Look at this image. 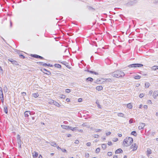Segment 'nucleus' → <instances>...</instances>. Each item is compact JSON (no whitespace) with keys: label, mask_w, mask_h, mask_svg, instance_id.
Returning a JSON list of instances; mask_svg holds the SVG:
<instances>
[{"label":"nucleus","mask_w":158,"mask_h":158,"mask_svg":"<svg viewBox=\"0 0 158 158\" xmlns=\"http://www.w3.org/2000/svg\"><path fill=\"white\" fill-rule=\"evenodd\" d=\"M138 148V146L136 143H134L132 144L130 147V148L132 149V151H135Z\"/></svg>","instance_id":"5"},{"label":"nucleus","mask_w":158,"mask_h":158,"mask_svg":"<svg viewBox=\"0 0 158 158\" xmlns=\"http://www.w3.org/2000/svg\"><path fill=\"white\" fill-rule=\"evenodd\" d=\"M39 158H42V156L41 155H40L39 157Z\"/></svg>","instance_id":"64"},{"label":"nucleus","mask_w":158,"mask_h":158,"mask_svg":"<svg viewBox=\"0 0 158 158\" xmlns=\"http://www.w3.org/2000/svg\"><path fill=\"white\" fill-rule=\"evenodd\" d=\"M99 135H98L95 134L93 135V137L96 138H99Z\"/></svg>","instance_id":"37"},{"label":"nucleus","mask_w":158,"mask_h":158,"mask_svg":"<svg viewBox=\"0 0 158 158\" xmlns=\"http://www.w3.org/2000/svg\"><path fill=\"white\" fill-rule=\"evenodd\" d=\"M156 116H158V112H157L156 113Z\"/></svg>","instance_id":"63"},{"label":"nucleus","mask_w":158,"mask_h":158,"mask_svg":"<svg viewBox=\"0 0 158 158\" xmlns=\"http://www.w3.org/2000/svg\"><path fill=\"white\" fill-rule=\"evenodd\" d=\"M79 132L82 133L83 132V130L81 129L78 130H77Z\"/></svg>","instance_id":"57"},{"label":"nucleus","mask_w":158,"mask_h":158,"mask_svg":"<svg viewBox=\"0 0 158 158\" xmlns=\"http://www.w3.org/2000/svg\"><path fill=\"white\" fill-rule=\"evenodd\" d=\"M19 56L20 57L23 58H24V56L23 55H19Z\"/></svg>","instance_id":"59"},{"label":"nucleus","mask_w":158,"mask_h":158,"mask_svg":"<svg viewBox=\"0 0 158 158\" xmlns=\"http://www.w3.org/2000/svg\"><path fill=\"white\" fill-rule=\"evenodd\" d=\"M22 95L23 96L26 95V92H22Z\"/></svg>","instance_id":"48"},{"label":"nucleus","mask_w":158,"mask_h":158,"mask_svg":"<svg viewBox=\"0 0 158 158\" xmlns=\"http://www.w3.org/2000/svg\"><path fill=\"white\" fill-rule=\"evenodd\" d=\"M61 151H62L63 152H66V150L65 149H61Z\"/></svg>","instance_id":"53"},{"label":"nucleus","mask_w":158,"mask_h":158,"mask_svg":"<svg viewBox=\"0 0 158 158\" xmlns=\"http://www.w3.org/2000/svg\"><path fill=\"white\" fill-rule=\"evenodd\" d=\"M143 108L145 109H147L148 108V106L147 105H144L143 106Z\"/></svg>","instance_id":"55"},{"label":"nucleus","mask_w":158,"mask_h":158,"mask_svg":"<svg viewBox=\"0 0 158 158\" xmlns=\"http://www.w3.org/2000/svg\"><path fill=\"white\" fill-rule=\"evenodd\" d=\"M125 75L124 72L122 71L117 70L112 74V76L116 77H123Z\"/></svg>","instance_id":"2"},{"label":"nucleus","mask_w":158,"mask_h":158,"mask_svg":"<svg viewBox=\"0 0 158 158\" xmlns=\"http://www.w3.org/2000/svg\"><path fill=\"white\" fill-rule=\"evenodd\" d=\"M103 88L102 86L101 85L98 86H97L96 88V90H98V91L102 90L103 89Z\"/></svg>","instance_id":"10"},{"label":"nucleus","mask_w":158,"mask_h":158,"mask_svg":"<svg viewBox=\"0 0 158 158\" xmlns=\"http://www.w3.org/2000/svg\"><path fill=\"white\" fill-rule=\"evenodd\" d=\"M87 72H89L90 73H91L94 74L95 75H98V73L94 71H89V70H88Z\"/></svg>","instance_id":"16"},{"label":"nucleus","mask_w":158,"mask_h":158,"mask_svg":"<svg viewBox=\"0 0 158 158\" xmlns=\"http://www.w3.org/2000/svg\"><path fill=\"white\" fill-rule=\"evenodd\" d=\"M144 94L143 93L140 94H139V97L140 98H142L144 97Z\"/></svg>","instance_id":"33"},{"label":"nucleus","mask_w":158,"mask_h":158,"mask_svg":"<svg viewBox=\"0 0 158 158\" xmlns=\"http://www.w3.org/2000/svg\"><path fill=\"white\" fill-rule=\"evenodd\" d=\"M40 64L41 65H43V66H49L50 64H49L48 65V64H47L46 63H44L43 62H40Z\"/></svg>","instance_id":"22"},{"label":"nucleus","mask_w":158,"mask_h":158,"mask_svg":"<svg viewBox=\"0 0 158 158\" xmlns=\"http://www.w3.org/2000/svg\"><path fill=\"white\" fill-rule=\"evenodd\" d=\"M133 139L131 137H127L124 139L123 145L125 147L129 146L133 143Z\"/></svg>","instance_id":"1"},{"label":"nucleus","mask_w":158,"mask_h":158,"mask_svg":"<svg viewBox=\"0 0 158 158\" xmlns=\"http://www.w3.org/2000/svg\"><path fill=\"white\" fill-rule=\"evenodd\" d=\"M76 127H69V129L72 131H74L76 130Z\"/></svg>","instance_id":"24"},{"label":"nucleus","mask_w":158,"mask_h":158,"mask_svg":"<svg viewBox=\"0 0 158 158\" xmlns=\"http://www.w3.org/2000/svg\"><path fill=\"white\" fill-rule=\"evenodd\" d=\"M50 144L51 145L54 146V147H57V144L56 143H55L54 142H51L50 143Z\"/></svg>","instance_id":"28"},{"label":"nucleus","mask_w":158,"mask_h":158,"mask_svg":"<svg viewBox=\"0 0 158 158\" xmlns=\"http://www.w3.org/2000/svg\"><path fill=\"white\" fill-rule=\"evenodd\" d=\"M82 101V99L81 98H79L78 99V102H81Z\"/></svg>","instance_id":"50"},{"label":"nucleus","mask_w":158,"mask_h":158,"mask_svg":"<svg viewBox=\"0 0 158 158\" xmlns=\"http://www.w3.org/2000/svg\"><path fill=\"white\" fill-rule=\"evenodd\" d=\"M153 93V91L152 90H150L149 92V94L151 95Z\"/></svg>","instance_id":"49"},{"label":"nucleus","mask_w":158,"mask_h":158,"mask_svg":"<svg viewBox=\"0 0 158 158\" xmlns=\"http://www.w3.org/2000/svg\"><path fill=\"white\" fill-rule=\"evenodd\" d=\"M117 115L119 117H125L124 114L122 113H118Z\"/></svg>","instance_id":"15"},{"label":"nucleus","mask_w":158,"mask_h":158,"mask_svg":"<svg viewBox=\"0 0 158 158\" xmlns=\"http://www.w3.org/2000/svg\"><path fill=\"white\" fill-rule=\"evenodd\" d=\"M89 153H85V156L86 157H89Z\"/></svg>","instance_id":"41"},{"label":"nucleus","mask_w":158,"mask_h":158,"mask_svg":"<svg viewBox=\"0 0 158 158\" xmlns=\"http://www.w3.org/2000/svg\"><path fill=\"white\" fill-rule=\"evenodd\" d=\"M66 97V96L65 95H62L61 96H60V98H65Z\"/></svg>","instance_id":"43"},{"label":"nucleus","mask_w":158,"mask_h":158,"mask_svg":"<svg viewBox=\"0 0 158 158\" xmlns=\"http://www.w3.org/2000/svg\"><path fill=\"white\" fill-rule=\"evenodd\" d=\"M101 131V130L99 129H95V131L96 132L100 131Z\"/></svg>","instance_id":"42"},{"label":"nucleus","mask_w":158,"mask_h":158,"mask_svg":"<svg viewBox=\"0 0 158 158\" xmlns=\"http://www.w3.org/2000/svg\"><path fill=\"white\" fill-rule=\"evenodd\" d=\"M86 80L87 81L92 82L93 81V79L91 77H89L86 79Z\"/></svg>","instance_id":"20"},{"label":"nucleus","mask_w":158,"mask_h":158,"mask_svg":"<svg viewBox=\"0 0 158 158\" xmlns=\"http://www.w3.org/2000/svg\"><path fill=\"white\" fill-rule=\"evenodd\" d=\"M66 101L67 102H70V100L69 98H67L66 99Z\"/></svg>","instance_id":"58"},{"label":"nucleus","mask_w":158,"mask_h":158,"mask_svg":"<svg viewBox=\"0 0 158 158\" xmlns=\"http://www.w3.org/2000/svg\"><path fill=\"white\" fill-rule=\"evenodd\" d=\"M54 100L52 99H50L49 101V103L51 104H53Z\"/></svg>","instance_id":"30"},{"label":"nucleus","mask_w":158,"mask_h":158,"mask_svg":"<svg viewBox=\"0 0 158 158\" xmlns=\"http://www.w3.org/2000/svg\"><path fill=\"white\" fill-rule=\"evenodd\" d=\"M112 155V153L111 152H108L107 153V155L109 156H111Z\"/></svg>","instance_id":"40"},{"label":"nucleus","mask_w":158,"mask_h":158,"mask_svg":"<svg viewBox=\"0 0 158 158\" xmlns=\"http://www.w3.org/2000/svg\"><path fill=\"white\" fill-rule=\"evenodd\" d=\"M131 135H134L135 136H136L137 135V134L135 131H133L131 133Z\"/></svg>","instance_id":"27"},{"label":"nucleus","mask_w":158,"mask_h":158,"mask_svg":"<svg viewBox=\"0 0 158 158\" xmlns=\"http://www.w3.org/2000/svg\"><path fill=\"white\" fill-rule=\"evenodd\" d=\"M32 154H33V156L34 158L37 157L38 155V153L37 152H33V153H32Z\"/></svg>","instance_id":"11"},{"label":"nucleus","mask_w":158,"mask_h":158,"mask_svg":"<svg viewBox=\"0 0 158 158\" xmlns=\"http://www.w3.org/2000/svg\"><path fill=\"white\" fill-rule=\"evenodd\" d=\"M132 107V105L131 103H129L127 105V108L130 109H131Z\"/></svg>","instance_id":"13"},{"label":"nucleus","mask_w":158,"mask_h":158,"mask_svg":"<svg viewBox=\"0 0 158 158\" xmlns=\"http://www.w3.org/2000/svg\"><path fill=\"white\" fill-rule=\"evenodd\" d=\"M106 144H103L102 145V148L103 149L105 150L106 149Z\"/></svg>","instance_id":"25"},{"label":"nucleus","mask_w":158,"mask_h":158,"mask_svg":"<svg viewBox=\"0 0 158 158\" xmlns=\"http://www.w3.org/2000/svg\"><path fill=\"white\" fill-rule=\"evenodd\" d=\"M152 150L149 148H148L147 149V151H146V153H147V155L148 156H149L150 154H152Z\"/></svg>","instance_id":"8"},{"label":"nucleus","mask_w":158,"mask_h":158,"mask_svg":"<svg viewBox=\"0 0 158 158\" xmlns=\"http://www.w3.org/2000/svg\"><path fill=\"white\" fill-rule=\"evenodd\" d=\"M122 151V150L121 149L119 148L115 152L116 154H118L121 153Z\"/></svg>","instance_id":"17"},{"label":"nucleus","mask_w":158,"mask_h":158,"mask_svg":"<svg viewBox=\"0 0 158 158\" xmlns=\"http://www.w3.org/2000/svg\"><path fill=\"white\" fill-rule=\"evenodd\" d=\"M118 140V139L117 138H115L113 139V141L114 142H116Z\"/></svg>","instance_id":"45"},{"label":"nucleus","mask_w":158,"mask_h":158,"mask_svg":"<svg viewBox=\"0 0 158 158\" xmlns=\"http://www.w3.org/2000/svg\"><path fill=\"white\" fill-rule=\"evenodd\" d=\"M100 149L99 148H98L96 149L95 152L96 153H98L100 152Z\"/></svg>","instance_id":"34"},{"label":"nucleus","mask_w":158,"mask_h":158,"mask_svg":"<svg viewBox=\"0 0 158 158\" xmlns=\"http://www.w3.org/2000/svg\"><path fill=\"white\" fill-rule=\"evenodd\" d=\"M17 142L19 148H21V141L20 139V136L19 135H17Z\"/></svg>","instance_id":"4"},{"label":"nucleus","mask_w":158,"mask_h":158,"mask_svg":"<svg viewBox=\"0 0 158 158\" xmlns=\"http://www.w3.org/2000/svg\"><path fill=\"white\" fill-rule=\"evenodd\" d=\"M79 141L78 140H75V143H76V144H78L79 143Z\"/></svg>","instance_id":"52"},{"label":"nucleus","mask_w":158,"mask_h":158,"mask_svg":"<svg viewBox=\"0 0 158 158\" xmlns=\"http://www.w3.org/2000/svg\"><path fill=\"white\" fill-rule=\"evenodd\" d=\"M111 133L110 132H108L106 133V134L107 136L110 135L111 134Z\"/></svg>","instance_id":"46"},{"label":"nucleus","mask_w":158,"mask_h":158,"mask_svg":"<svg viewBox=\"0 0 158 158\" xmlns=\"http://www.w3.org/2000/svg\"><path fill=\"white\" fill-rule=\"evenodd\" d=\"M118 158V157L117 155H114L113 157V158Z\"/></svg>","instance_id":"62"},{"label":"nucleus","mask_w":158,"mask_h":158,"mask_svg":"<svg viewBox=\"0 0 158 158\" xmlns=\"http://www.w3.org/2000/svg\"><path fill=\"white\" fill-rule=\"evenodd\" d=\"M86 145L87 146H90L91 145V143L90 142L87 143L86 144Z\"/></svg>","instance_id":"51"},{"label":"nucleus","mask_w":158,"mask_h":158,"mask_svg":"<svg viewBox=\"0 0 158 158\" xmlns=\"http://www.w3.org/2000/svg\"><path fill=\"white\" fill-rule=\"evenodd\" d=\"M4 110L6 114H7L8 113V110L7 108L6 107H4Z\"/></svg>","instance_id":"36"},{"label":"nucleus","mask_w":158,"mask_h":158,"mask_svg":"<svg viewBox=\"0 0 158 158\" xmlns=\"http://www.w3.org/2000/svg\"><path fill=\"white\" fill-rule=\"evenodd\" d=\"M158 96V91L155 90L154 91L152 96L154 99H156Z\"/></svg>","instance_id":"7"},{"label":"nucleus","mask_w":158,"mask_h":158,"mask_svg":"<svg viewBox=\"0 0 158 158\" xmlns=\"http://www.w3.org/2000/svg\"><path fill=\"white\" fill-rule=\"evenodd\" d=\"M129 123L130 124H131L133 123V119L132 118L129 121Z\"/></svg>","instance_id":"47"},{"label":"nucleus","mask_w":158,"mask_h":158,"mask_svg":"<svg viewBox=\"0 0 158 158\" xmlns=\"http://www.w3.org/2000/svg\"><path fill=\"white\" fill-rule=\"evenodd\" d=\"M105 81H107V82H111L112 80L110 79H106Z\"/></svg>","instance_id":"38"},{"label":"nucleus","mask_w":158,"mask_h":158,"mask_svg":"<svg viewBox=\"0 0 158 158\" xmlns=\"http://www.w3.org/2000/svg\"><path fill=\"white\" fill-rule=\"evenodd\" d=\"M150 84L149 83L147 82L145 84V86L146 88H148Z\"/></svg>","instance_id":"32"},{"label":"nucleus","mask_w":158,"mask_h":158,"mask_svg":"<svg viewBox=\"0 0 158 158\" xmlns=\"http://www.w3.org/2000/svg\"><path fill=\"white\" fill-rule=\"evenodd\" d=\"M0 98L1 99L2 102L3 103L4 102L3 97V98Z\"/></svg>","instance_id":"56"},{"label":"nucleus","mask_w":158,"mask_h":158,"mask_svg":"<svg viewBox=\"0 0 158 158\" xmlns=\"http://www.w3.org/2000/svg\"><path fill=\"white\" fill-rule=\"evenodd\" d=\"M134 78L136 79H139L141 78V76L139 75H137L134 77Z\"/></svg>","instance_id":"26"},{"label":"nucleus","mask_w":158,"mask_h":158,"mask_svg":"<svg viewBox=\"0 0 158 158\" xmlns=\"http://www.w3.org/2000/svg\"><path fill=\"white\" fill-rule=\"evenodd\" d=\"M143 66V65L140 64H134L129 65L128 67L129 68H137L141 67Z\"/></svg>","instance_id":"3"},{"label":"nucleus","mask_w":158,"mask_h":158,"mask_svg":"<svg viewBox=\"0 0 158 158\" xmlns=\"http://www.w3.org/2000/svg\"><path fill=\"white\" fill-rule=\"evenodd\" d=\"M145 123H139V126L138 127L139 130H141L142 129H143L144 127H145Z\"/></svg>","instance_id":"6"},{"label":"nucleus","mask_w":158,"mask_h":158,"mask_svg":"<svg viewBox=\"0 0 158 158\" xmlns=\"http://www.w3.org/2000/svg\"><path fill=\"white\" fill-rule=\"evenodd\" d=\"M108 144L109 145H112V143L111 142H109L108 143Z\"/></svg>","instance_id":"54"},{"label":"nucleus","mask_w":158,"mask_h":158,"mask_svg":"<svg viewBox=\"0 0 158 158\" xmlns=\"http://www.w3.org/2000/svg\"><path fill=\"white\" fill-rule=\"evenodd\" d=\"M118 136L119 137H121L122 136V135L121 134H118Z\"/></svg>","instance_id":"60"},{"label":"nucleus","mask_w":158,"mask_h":158,"mask_svg":"<svg viewBox=\"0 0 158 158\" xmlns=\"http://www.w3.org/2000/svg\"><path fill=\"white\" fill-rule=\"evenodd\" d=\"M53 104L57 107H60V104L55 101H54Z\"/></svg>","instance_id":"18"},{"label":"nucleus","mask_w":158,"mask_h":158,"mask_svg":"<svg viewBox=\"0 0 158 158\" xmlns=\"http://www.w3.org/2000/svg\"><path fill=\"white\" fill-rule=\"evenodd\" d=\"M33 56L36 58H39L41 59H43V58L42 57L37 55H34Z\"/></svg>","instance_id":"21"},{"label":"nucleus","mask_w":158,"mask_h":158,"mask_svg":"<svg viewBox=\"0 0 158 158\" xmlns=\"http://www.w3.org/2000/svg\"><path fill=\"white\" fill-rule=\"evenodd\" d=\"M39 95L38 93H34L32 94V96L35 98H36L39 96Z\"/></svg>","instance_id":"19"},{"label":"nucleus","mask_w":158,"mask_h":158,"mask_svg":"<svg viewBox=\"0 0 158 158\" xmlns=\"http://www.w3.org/2000/svg\"><path fill=\"white\" fill-rule=\"evenodd\" d=\"M3 90L4 92H6L7 91V87L5 86L3 88Z\"/></svg>","instance_id":"35"},{"label":"nucleus","mask_w":158,"mask_h":158,"mask_svg":"<svg viewBox=\"0 0 158 158\" xmlns=\"http://www.w3.org/2000/svg\"><path fill=\"white\" fill-rule=\"evenodd\" d=\"M3 97L2 89L1 87H0V98H3Z\"/></svg>","instance_id":"12"},{"label":"nucleus","mask_w":158,"mask_h":158,"mask_svg":"<svg viewBox=\"0 0 158 158\" xmlns=\"http://www.w3.org/2000/svg\"><path fill=\"white\" fill-rule=\"evenodd\" d=\"M30 114V112L29 111H26L24 112V116L25 117H28Z\"/></svg>","instance_id":"9"},{"label":"nucleus","mask_w":158,"mask_h":158,"mask_svg":"<svg viewBox=\"0 0 158 158\" xmlns=\"http://www.w3.org/2000/svg\"><path fill=\"white\" fill-rule=\"evenodd\" d=\"M57 147V148L58 149H61V148H60L58 146H57V147Z\"/></svg>","instance_id":"61"},{"label":"nucleus","mask_w":158,"mask_h":158,"mask_svg":"<svg viewBox=\"0 0 158 158\" xmlns=\"http://www.w3.org/2000/svg\"><path fill=\"white\" fill-rule=\"evenodd\" d=\"M61 127L63 129L66 130L69 129V126L64 125H61Z\"/></svg>","instance_id":"14"},{"label":"nucleus","mask_w":158,"mask_h":158,"mask_svg":"<svg viewBox=\"0 0 158 158\" xmlns=\"http://www.w3.org/2000/svg\"><path fill=\"white\" fill-rule=\"evenodd\" d=\"M96 104L98 105V107L99 108H101V106L99 104V102L98 101H97L96 102Z\"/></svg>","instance_id":"23"},{"label":"nucleus","mask_w":158,"mask_h":158,"mask_svg":"<svg viewBox=\"0 0 158 158\" xmlns=\"http://www.w3.org/2000/svg\"><path fill=\"white\" fill-rule=\"evenodd\" d=\"M158 67V66H154L152 67V69L154 70H156Z\"/></svg>","instance_id":"31"},{"label":"nucleus","mask_w":158,"mask_h":158,"mask_svg":"<svg viewBox=\"0 0 158 158\" xmlns=\"http://www.w3.org/2000/svg\"><path fill=\"white\" fill-rule=\"evenodd\" d=\"M70 91L71 90L69 89H66L65 90V92L67 93H69Z\"/></svg>","instance_id":"39"},{"label":"nucleus","mask_w":158,"mask_h":158,"mask_svg":"<svg viewBox=\"0 0 158 158\" xmlns=\"http://www.w3.org/2000/svg\"><path fill=\"white\" fill-rule=\"evenodd\" d=\"M54 66L56 67H57L59 68H60L61 67V65L58 64H55L54 65Z\"/></svg>","instance_id":"29"},{"label":"nucleus","mask_w":158,"mask_h":158,"mask_svg":"<svg viewBox=\"0 0 158 158\" xmlns=\"http://www.w3.org/2000/svg\"><path fill=\"white\" fill-rule=\"evenodd\" d=\"M147 102H148V103H149V104H152V102L151 101V100H148Z\"/></svg>","instance_id":"44"}]
</instances>
